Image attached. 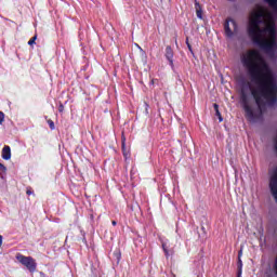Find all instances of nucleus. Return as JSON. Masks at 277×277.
Here are the masks:
<instances>
[{
    "label": "nucleus",
    "mask_w": 277,
    "mask_h": 277,
    "mask_svg": "<svg viewBox=\"0 0 277 277\" xmlns=\"http://www.w3.org/2000/svg\"><path fill=\"white\" fill-rule=\"evenodd\" d=\"M272 11L256 6L250 15L248 34L254 44L269 53L276 49L277 0H266Z\"/></svg>",
    "instance_id": "obj_2"
},
{
    "label": "nucleus",
    "mask_w": 277,
    "mask_h": 277,
    "mask_svg": "<svg viewBox=\"0 0 277 277\" xmlns=\"http://www.w3.org/2000/svg\"><path fill=\"white\" fill-rule=\"evenodd\" d=\"M38 39L37 36L32 37L29 41L28 44L31 47V44H36V40Z\"/></svg>",
    "instance_id": "obj_10"
},
{
    "label": "nucleus",
    "mask_w": 277,
    "mask_h": 277,
    "mask_svg": "<svg viewBox=\"0 0 277 277\" xmlns=\"http://www.w3.org/2000/svg\"><path fill=\"white\" fill-rule=\"evenodd\" d=\"M5 168L3 164L0 163V170H3Z\"/></svg>",
    "instance_id": "obj_16"
},
{
    "label": "nucleus",
    "mask_w": 277,
    "mask_h": 277,
    "mask_svg": "<svg viewBox=\"0 0 277 277\" xmlns=\"http://www.w3.org/2000/svg\"><path fill=\"white\" fill-rule=\"evenodd\" d=\"M58 111H64V106H60Z\"/></svg>",
    "instance_id": "obj_15"
},
{
    "label": "nucleus",
    "mask_w": 277,
    "mask_h": 277,
    "mask_svg": "<svg viewBox=\"0 0 277 277\" xmlns=\"http://www.w3.org/2000/svg\"><path fill=\"white\" fill-rule=\"evenodd\" d=\"M127 142V137L122 136V148H124V143Z\"/></svg>",
    "instance_id": "obj_12"
},
{
    "label": "nucleus",
    "mask_w": 277,
    "mask_h": 277,
    "mask_svg": "<svg viewBox=\"0 0 277 277\" xmlns=\"http://www.w3.org/2000/svg\"><path fill=\"white\" fill-rule=\"evenodd\" d=\"M166 57L168 60V62L170 63V66H174V52L172 51L171 47H167L166 48Z\"/></svg>",
    "instance_id": "obj_6"
},
{
    "label": "nucleus",
    "mask_w": 277,
    "mask_h": 277,
    "mask_svg": "<svg viewBox=\"0 0 277 277\" xmlns=\"http://www.w3.org/2000/svg\"><path fill=\"white\" fill-rule=\"evenodd\" d=\"M2 159H4L5 161H10V159H12V149H10V146L3 147Z\"/></svg>",
    "instance_id": "obj_7"
},
{
    "label": "nucleus",
    "mask_w": 277,
    "mask_h": 277,
    "mask_svg": "<svg viewBox=\"0 0 277 277\" xmlns=\"http://www.w3.org/2000/svg\"><path fill=\"white\" fill-rule=\"evenodd\" d=\"M241 64L252 77L255 88L248 82L242 84L241 96L243 101H255L258 105H269L276 101V84L269 66L258 50H248L241 56Z\"/></svg>",
    "instance_id": "obj_1"
},
{
    "label": "nucleus",
    "mask_w": 277,
    "mask_h": 277,
    "mask_svg": "<svg viewBox=\"0 0 277 277\" xmlns=\"http://www.w3.org/2000/svg\"><path fill=\"white\" fill-rule=\"evenodd\" d=\"M214 110H215L216 116H217V118H219V122H223L224 119L222 118V114L220 113V108H219L217 105L214 106Z\"/></svg>",
    "instance_id": "obj_8"
},
{
    "label": "nucleus",
    "mask_w": 277,
    "mask_h": 277,
    "mask_svg": "<svg viewBox=\"0 0 277 277\" xmlns=\"http://www.w3.org/2000/svg\"><path fill=\"white\" fill-rule=\"evenodd\" d=\"M197 16L198 18H202V14L200 13V11H197Z\"/></svg>",
    "instance_id": "obj_14"
},
{
    "label": "nucleus",
    "mask_w": 277,
    "mask_h": 277,
    "mask_svg": "<svg viewBox=\"0 0 277 277\" xmlns=\"http://www.w3.org/2000/svg\"><path fill=\"white\" fill-rule=\"evenodd\" d=\"M3 246V236L0 235V248Z\"/></svg>",
    "instance_id": "obj_13"
},
{
    "label": "nucleus",
    "mask_w": 277,
    "mask_h": 277,
    "mask_svg": "<svg viewBox=\"0 0 277 277\" xmlns=\"http://www.w3.org/2000/svg\"><path fill=\"white\" fill-rule=\"evenodd\" d=\"M225 36L227 38H235L237 36V23L234 19H227L225 23Z\"/></svg>",
    "instance_id": "obj_5"
},
{
    "label": "nucleus",
    "mask_w": 277,
    "mask_h": 277,
    "mask_svg": "<svg viewBox=\"0 0 277 277\" xmlns=\"http://www.w3.org/2000/svg\"><path fill=\"white\" fill-rule=\"evenodd\" d=\"M27 194H28V195H30V194H31V192H29V190H28V192H27Z\"/></svg>",
    "instance_id": "obj_20"
},
{
    "label": "nucleus",
    "mask_w": 277,
    "mask_h": 277,
    "mask_svg": "<svg viewBox=\"0 0 277 277\" xmlns=\"http://www.w3.org/2000/svg\"><path fill=\"white\" fill-rule=\"evenodd\" d=\"M4 121H5V114H3V111H0V124H3Z\"/></svg>",
    "instance_id": "obj_9"
},
{
    "label": "nucleus",
    "mask_w": 277,
    "mask_h": 277,
    "mask_svg": "<svg viewBox=\"0 0 277 277\" xmlns=\"http://www.w3.org/2000/svg\"><path fill=\"white\" fill-rule=\"evenodd\" d=\"M186 44H187V45L189 44V39H186Z\"/></svg>",
    "instance_id": "obj_18"
},
{
    "label": "nucleus",
    "mask_w": 277,
    "mask_h": 277,
    "mask_svg": "<svg viewBox=\"0 0 277 277\" xmlns=\"http://www.w3.org/2000/svg\"><path fill=\"white\" fill-rule=\"evenodd\" d=\"M113 226H116V221H113Z\"/></svg>",
    "instance_id": "obj_19"
},
{
    "label": "nucleus",
    "mask_w": 277,
    "mask_h": 277,
    "mask_svg": "<svg viewBox=\"0 0 277 277\" xmlns=\"http://www.w3.org/2000/svg\"><path fill=\"white\" fill-rule=\"evenodd\" d=\"M48 124L50 127V129H55V123L53 122V120H48Z\"/></svg>",
    "instance_id": "obj_11"
},
{
    "label": "nucleus",
    "mask_w": 277,
    "mask_h": 277,
    "mask_svg": "<svg viewBox=\"0 0 277 277\" xmlns=\"http://www.w3.org/2000/svg\"><path fill=\"white\" fill-rule=\"evenodd\" d=\"M16 259L18 261V263H22L24 265V267H26L29 272H36V260H34V258L31 256H25L21 253H18L16 255Z\"/></svg>",
    "instance_id": "obj_4"
},
{
    "label": "nucleus",
    "mask_w": 277,
    "mask_h": 277,
    "mask_svg": "<svg viewBox=\"0 0 277 277\" xmlns=\"http://www.w3.org/2000/svg\"><path fill=\"white\" fill-rule=\"evenodd\" d=\"M243 109L249 122H256L263 116V106L261 105H245Z\"/></svg>",
    "instance_id": "obj_3"
},
{
    "label": "nucleus",
    "mask_w": 277,
    "mask_h": 277,
    "mask_svg": "<svg viewBox=\"0 0 277 277\" xmlns=\"http://www.w3.org/2000/svg\"><path fill=\"white\" fill-rule=\"evenodd\" d=\"M187 47H188L189 51H192V44H189V43H188V45H187Z\"/></svg>",
    "instance_id": "obj_17"
}]
</instances>
